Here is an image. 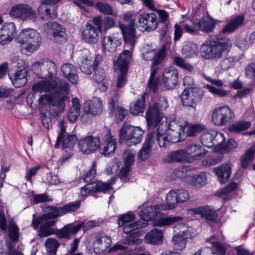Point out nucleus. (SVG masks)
<instances>
[{
	"label": "nucleus",
	"mask_w": 255,
	"mask_h": 255,
	"mask_svg": "<svg viewBox=\"0 0 255 255\" xmlns=\"http://www.w3.org/2000/svg\"><path fill=\"white\" fill-rule=\"evenodd\" d=\"M9 14L11 16L23 20L29 19L33 22L37 17L36 12L30 6L26 4H19L12 7Z\"/></svg>",
	"instance_id": "12"
},
{
	"label": "nucleus",
	"mask_w": 255,
	"mask_h": 255,
	"mask_svg": "<svg viewBox=\"0 0 255 255\" xmlns=\"http://www.w3.org/2000/svg\"><path fill=\"white\" fill-rule=\"evenodd\" d=\"M178 81V72L173 67L166 69L162 74V82L166 89L170 90L175 88Z\"/></svg>",
	"instance_id": "19"
},
{
	"label": "nucleus",
	"mask_w": 255,
	"mask_h": 255,
	"mask_svg": "<svg viewBox=\"0 0 255 255\" xmlns=\"http://www.w3.org/2000/svg\"><path fill=\"white\" fill-rule=\"evenodd\" d=\"M255 156V144L247 150L241 158V165L243 168H247L250 163L253 161Z\"/></svg>",
	"instance_id": "45"
},
{
	"label": "nucleus",
	"mask_w": 255,
	"mask_h": 255,
	"mask_svg": "<svg viewBox=\"0 0 255 255\" xmlns=\"http://www.w3.org/2000/svg\"><path fill=\"white\" fill-rule=\"evenodd\" d=\"M143 134L140 128L125 125L120 130L119 141L121 143L126 142L128 146L135 145L141 141Z\"/></svg>",
	"instance_id": "8"
},
{
	"label": "nucleus",
	"mask_w": 255,
	"mask_h": 255,
	"mask_svg": "<svg viewBox=\"0 0 255 255\" xmlns=\"http://www.w3.org/2000/svg\"><path fill=\"white\" fill-rule=\"evenodd\" d=\"M188 235L187 231H182L175 235L172 240L174 248L176 250L180 251L184 249L186 245Z\"/></svg>",
	"instance_id": "34"
},
{
	"label": "nucleus",
	"mask_w": 255,
	"mask_h": 255,
	"mask_svg": "<svg viewBox=\"0 0 255 255\" xmlns=\"http://www.w3.org/2000/svg\"><path fill=\"white\" fill-rule=\"evenodd\" d=\"M56 222L55 220L47 219L40 223L38 234L39 237L43 238L55 235L59 240H69L71 239V236L77 233L83 226V223H73L67 224L60 229L51 228Z\"/></svg>",
	"instance_id": "5"
},
{
	"label": "nucleus",
	"mask_w": 255,
	"mask_h": 255,
	"mask_svg": "<svg viewBox=\"0 0 255 255\" xmlns=\"http://www.w3.org/2000/svg\"><path fill=\"white\" fill-rule=\"evenodd\" d=\"M135 218L134 214L128 212L126 214L121 215L118 220V224L119 227L125 226L126 224L129 223L133 221Z\"/></svg>",
	"instance_id": "54"
},
{
	"label": "nucleus",
	"mask_w": 255,
	"mask_h": 255,
	"mask_svg": "<svg viewBox=\"0 0 255 255\" xmlns=\"http://www.w3.org/2000/svg\"><path fill=\"white\" fill-rule=\"evenodd\" d=\"M168 30V25L167 24H164L162 29L160 31V40L163 44L162 48H164L165 51L166 47L170 45L171 42L170 37L167 33Z\"/></svg>",
	"instance_id": "51"
},
{
	"label": "nucleus",
	"mask_w": 255,
	"mask_h": 255,
	"mask_svg": "<svg viewBox=\"0 0 255 255\" xmlns=\"http://www.w3.org/2000/svg\"><path fill=\"white\" fill-rule=\"evenodd\" d=\"M81 206V201H76L67 204L63 206L57 207L47 205H43V210L47 213L41 216L36 217L33 215L32 224L34 229H37L39 224L47 219L55 220L57 218L63 216L67 213L78 210Z\"/></svg>",
	"instance_id": "6"
},
{
	"label": "nucleus",
	"mask_w": 255,
	"mask_h": 255,
	"mask_svg": "<svg viewBox=\"0 0 255 255\" xmlns=\"http://www.w3.org/2000/svg\"><path fill=\"white\" fill-rule=\"evenodd\" d=\"M205 126L201 124L190 125L188 122L184 121L180 125V131L185 133L187 136L193 137L205 129Z\"/></svg>",
	"instance_id": "24"
},
{
	"label": "nucleus",
	"mask_w": 255,
	"mask_h": 255,
	"mask_svg": "<svg viewBox=\"0 0 255 255\" xmlns=\"http://www.w3.org/2000/svg\"><path fill=\"white\" fill-rule=\"evenodd\" d=\"M96 161H94L92 162L90 169L86 172L83 178V180L85 182L93 183L92 181L96 174Z\"/></svg>",
	"instance_id": "56"
},
{
	"label": "nucleus",
	"mask_w": 255,
	"mask_h": 255,
	"mask_svg": "<svg viewBox=\"0 0 255 255\" xmlns=\"http://www.w3.org/2000/svg\"><path fill=\"white\" fill-rule=\"evenodd\" d=\"M123 30L124 40V50L117 59H114V64L116 70L121 72L116 83V88H121L125 86L127 82V75L128 68V63L131 59V53L137 42L134 29L127 28L124 25L121 26Z\"/></svg>",
	"instance_id": "3"
},
{
	"label": "nucleus",
	"mask_w": 255,
	"mask_h": 255,
	"mask_svg": "<svg viewBox=\"0 0 255 255\" xmlns=\"http://www.w3.org/2000/svg\"><path fill=\"white\" fill-rule=\"evenodd\" d=\"M145 96L146 93H144L134 103L130 105L129 112L131 114L138 115L143 113L145 108Z\"/></svg>",
	"instance_id": "35"
},
{
	"label": "nucleus",
	"mask_w": 255,
	"mask_h": 255,
	"mask_svg": "<svg viewBox=\"0 0 255 255\" xmlns=\"http://www.w3.org/2000/svg\"><path fill=\"white\" fill-rule=\"evenodd\" d=\"M103 110V105L101 98L94 97L92 100L87 101L84 104V114L81 119L83 121L88 116V114L93 116L100 115Z\"/></svg>",
	"instance_id": "14"
},
{
	"label": "nucleus",
	"mask_w": 255,
	"mask_h": 255,
	"mask_svg": "<svg viewBox=\"0 0 255 255\" xmlns=\"http://www.w3.org/2000/svg\"><path fill=\"white\" fill-rule=\"evenodd\" d=\"M177 193L179 203L185 202L188 200L190 198L189 193L184 189H177Z\"/></svg>",
	"instance_id": "64"
},
{
	"label": "nucleus",
	"mask_w": 255,
	"mask_h": 255,
	"mask_svg": "<svg viewBox=\"0 0 255 255\" xmlns=\"http://www.w3.org/2000/svg\"><path fill=\"white\" fill-rule=\"evenodd\" d=\"M173 63L177 66L184 69L190 72H192L194 70L193 66L190 63L186 62L184 59L176 56L173 60Z\"/></svg>",
	"instance_id": "53"
},
{
	"label": "nucleus",
	"mask_w": 255,
	"mask_h": 255,
	"mask_svg": "<svg viewBox=\"0 0 255 255\" xmlns=\"http://www.w3.org/2000/svg\"><path fill=\"white\" fill-rule=\"evenodd\" d=\"M123 232L126 234H130L133 232H136L138 229L145 227L147 224L145 221L138 220L133 223L124 226Z\"/></svg>",
	"instance_id": "47"
},
{
	"label": "nucleus",
	"mask_w": 255,
	"mask_h": 255,
	"mask_svg": "<svg viewBox=\"0 0 255 255\" xmlns=\"http://www.w3.org/2000/svg\"><path fill=\"white\" fill-rule=\"evenodd\" d=\"M103 186L102 182L100 181L94 182V183H88L81 188V195L82 196H86L90 193L101 192L100 188Z\"/></svg>",
	"instance_id": "37"
},
{
	"label": "nucleus",
	"mask_w": 255,
	"mask_h": 255,
	"mask_svg": "<svg viewBox=\"0 0 255 255\" xmlns=\"http://www.w3.org/2000/svg\"><path fill=\"white\" fill-rule=\"evenodd\" d=\"M234 112L227 106L215 109L212 113V122L216 126H223L234 118Z\"/></svg>",
	"instance_id": "11"
},
{
	"label": "nucleus",
	"mask_w": 255,
	"mask_h": 255,
	"mask_svg": "<svg viewBox=\"0 0 255 255\" xmlns=\"http://www.w3.org/2000/svg\"><path fill=\"white\" fill-rule=\"evenodd\" d=\"M22 63V61H21ZM19 62L17 63V67L19 69L17 70L15 73L11 75H9V78L12 82L13 86L15 88H20L25 86L28 81L27 76L28 72L25 67L22 65L21 68H20L19 65L21 64Z\"/></svg>",
	"instance_id": "20"
},
{
	"label": "nucleus",
	"mask_w": 255,
	"mask_h": 255,
	"mask_svg": "<svg viewBox=\"0 0 255 255\" xmlns=\"http://www.w3.org/2000/svg\"><path fill=\"white\" fill-rule=\"evenodd\" d=\"M8 236L12 242H16L18 240L19 228L13 220L8 222L7 227Z\"/></svg>",
	"instance_id": "49"
},
{
	"label": "nucleus",
	"mask_w": 255,
	"mask_h": 255,
	"mask_svg": "<svg viewBox=\"0 0 255 255\" xmlns=\"http://www.w3.org/2000/svg\"><path fill=\"white\" fill-rule=\"evenodd\" d=\"M161 110L155 105L150 106L146 112L147 124L150 128L156 127L161 121L160 111Z\"/></svg>",
	"instance_id": "23"
},
{
	"label": "nucleus",
	"mask_w": 255,
	"mask_h": 255,
	"mask_svg": "<svg viewBox=\"0 0 255 255\" xmlns=\"http://www.w3.org/2000/svg\"><path fill=\"white\" fill-rule=\"evenodd\" d=\"M148 143V140L147 143H144L138 153V157L142 161L146 160L149 157L151 153V149L149 148Z\"/></svg>",
	"instance_id": "57"
},
{
	"label": "nucleus",
	"mask_w": 255,
	"mask_h": 255,
	"mask_svg": "<svg viewBox=\"0 0 255 255\" xmlns=\"http://www.w3.org/2000/svg\"><path fill=\"white\" fill-rule=\"evenodd\" d=\"M183 218L181 216H169L160 218L154 222V226L164 227L172 225L176 223L182 221Z\"/></svg>",
	"instance_id": "40"
},
{
	"label": "nucleus",
	"mask_w": 255,
	"mask_h": 255,
	"mask_svg": "<svg viewBox=\"0 0 255 255\" xmlns=\"http://www.w3.org/2000/svg\"><path fill=\"white\" fill-rule=\"evenodd\" d=\"M43 69H47L49 74V79L54 78L57 75V68L54 62L47 60L45 61Z\"/></svg>",
	"instance_id": "58"
},
{
	"label": "nucleus",
	"mask_w": 255,
	"mask_h": 255,
	"mask_svg": "<svg viewBox=\"0 0 255 255\" xmlns=\"http://www.w3.org/2000/svg\"><path fill=\"white\" fill-rule=\"evenodd\" d=\"M251 126L250 122L240 121L231 125L228 129L232 132H239L248 129Z\"/></svg>",
	"instance_id": "50"
},
{
	"label": "nucleus",
	"mask_w": 255,
	"mask_h": 255,
	"mask_svg": "<svg viewBox=\"0 0 255 255\" xmlns=\"http://www.w3.org/2000/svg\"><path fill=\"white\" fill-rule=\"evenodd\" d=\"M203 95V91L200 88L190 87L185 88L180 97L183 106L192 108L195 111L196 106L201 102Z\"/></svg>",
	"instance_id": "9"
},
{
	"label": "nucleus",
	"mask_w": 255,
	"mask_h": 255,
	"mask_svg": "<svg viewBox=\"0 0 255 255\" xmlns=\"http://www.w3.org/2000/svg\"><path fill=\"white\" fill-rule=\"evenodd\" d=\"M215 239L217 240V236H213L206 240V242H209L213 244L212 249V253L214 254L219 255H225L227 251L226 247L222 244L217 241H215Z\"/></svg>",
	"instance_id": "42"
},
{
	"label": "nucleus",
	"mask_w": 255,
	"mask_h": 255,
	"mask_svg": "<svg viewBox=\"0 0 255 255\" xmlns=\"http://www.w3.org/2000/svg\"><path fill=\"white\" fill-rule=\"evenodd\" d=\"M124 157V165L131 168L135 161V153L130 150H125Z\"/></svg>",
	"instance_id": "60"
},
{
	"label": "nucleus",
	"mask_w": 255,
	"mask_h": 255,
	"mask_svg": "<svg viewBox=\"0 0 255 255\" xmlns=\"http://www.w3.org/2000/svg\"><path fill=\"white\" fill-rule=\"evenodd\" d=\"M138 27L141 31H151L156 29L158 25L157 16L153 12L144 13L138 18Z\"/></svg>",
	"instance_id": "15"
},
{
	"label": "nucleus",
	"mask_w": 255,
	"mask_h": 255,
	"mask_svg": "<svg viewBox=\"0 0 255 255\" xmlns=\"http://www.w3.org/2000/svg\"><path fill=\"white\" fill-rule=\"evenodd\" d=\"M60 245L58 241L52 238H48L45 243V246L49 255H56Z\"/></svg>",
	"instance_id": "48"
},
{
	"label": "nucleus",
	"mask_w": 255,
	"mask_h": 255,
	"mask_svg": "<svg viewBox=\"0 0 255 255\" xmlns=\"http://www.w3.org/2000/svg\"><path fill=\"white\" fill-rule=\"evenodd\" d=\"M34 92H49L39 99L41 106L48 105L56 107L60 112H63L65 107V101L68 100L67 95L69 92V84L60 79H56L52 81H41L32 87Z\"/></svg>",
	"instance_id": "2"
},
{
	"label": "nucleus",
	"mask_w": 255,
	"mask_h": 255,
	"mask_svg": "<svg viewBox=\"0 0 255 255\" xmlns=\"http://www.w3.org/2000/svg\"><path fill=\"white\" fill-rule=\"evenodd\" d=\"M139 215L140 217L139 220L145 221L147 225L148 221L154 219L157 215L156 207L155 206L146 207L139 211Z\"/></svg>",
	"instance_id": "39"
},
{
	"label": "nucleus",
	"mask_w": 255,
	"mask_h": 255,
	"mask_svg": "<svg viewBox=\"0 0 255 255\" xmlns=\"http://www.w3.org/2000/svg\"><path fill=\"white\" fill-rule=\"evenodd\" d=\"M190 183L194 186L201 187L207 183V177L205 172H202L198 175L188 176Z\"/></svg>",
	"instance_id": "43"
},
{
	"label": "nucleus",
	"mask_w": 255,
	"mask_h": 255,
	"mask_svg": "<svg viewBox=\"0 0 255 255\" xmlns=\"http://www.w3.org/2000/svg\"><path fill=\"white\" fill-rule=\"evenodd\" d=\"M16 33V28L13 22L5 23L0 29V44L4 45L10 42Z\"/></svg>",
	"instance_id": "21"
},
{
	"label": "nucleus",
	"mask_w": 255,
	"mask_h": 255,
	"mask_svg": "<svg viewBox=\"0 0 255 255\" xmlns=\"http://www.w3.org/2000/svg\"><path fill=\"white\" fill-rule=\"evenodd\" d=\"M78 63L81 71L88 75L91 74L99 64L96 59H93L88 51L81 54L78 58Z\"/></svg>",
	"instance_id": "16"
},
{
	"label": "nucleus",
	"mask_w": 255,
	"mask_h": 255,
	"mask_svg": "<svg viewBox=\"0 0 255 255\" xmlns=\"http://www.w3.org/2000/svg\"><path fill=\"white\" fill-rule=\"evenodd\" d=\"M121 42L115 37L105 36L102 41L103 47L105 50L110 52L116 51Z\"/></svg>",
	"instance_id": "41"
},
{
	"label": "nucleus",
	"mask_w": 255,
	"mask_h": 255,
	"mask_svg": "<svg viewBox=\"0 0 255 255\" xmlns=\"http://www.w3.org/2000/svg\"><path fill=\"white\" fill-rule=\"evenodd\" d=\"M119 90L116 89L115 93L108 102L109 116L111 118L115 117L117 123L123 122L128 113V110L119 105Z\"/></svg>",
	"instance_id": "10"
},
{
	"label": "nucleus",
	"mask_w": 255,
	"mask_h": 255,
	"mask_svg": "<svg viewBox=\"0 0 255 255\" xmlns=\"http://www.w3.org/2000/svg\"><path fill=\"white\" fill-rule=\"evenodd\" d=\"M95 243L98 245L103 244V243L106 244L105 247L107 248L110 246L112 243L111 238L106 235L102 236H97L95 241Z\"/></svg>",
	"instance_id": "63"
},
{
	"label": "nucleus",
	"mask_w": 255,
	"mask_h": 255,
	"mask_svg": "<svg viewBox=\"0 0 255 255\" xmlns=\"http://www.w3.org/2000/svg\"><path fill=\"white\" fill-rule=\"evenodd\" d=\"M183 53L188 58L194 57L197 56L198 48L195 44L189 43L186 44L182 49Z\"/></svg>",
	"instance_id": "52"
},
{
	"label": "nucleus",
	"mask_w": 255,
	"mask_h": 255,
	"mask_svg": "<svg viewBox=\"0 0 255 255\" xmlns=\"http://www.w3.org/2000/svg\"><path fill=\"white\" fill-rule=\"evenodd\" d=\"M174 124H175V122H172L170 124L169 128L166 132V134L168 136V140H169V144L171 143L180 142L183 140L181 137L182 132L180 131V125L178 126V129L175 130L172 128Z\"/></svg>",
	"instance_id": "36"
},
{
	"label": "nucleus",
	"mask_w": 255,
	"mask_h": 255,
	"mask_svg": "<svg viewBox=\"0 0 255 255\" xmlns=\"http://www.w3.org/2000/svg\"><path fill=\"white\" fill-rule=\"evenodd\" d=\"M203 211L202 217H205L207 220L215 221L217 219V214L215 211L211 209L208 206L203 207Z\"/></svg>",
	"instance_id": "59"
},
{
	"label": "nucleus",
	"mask_w": 255,
	"mask_h": 255,
	"mask_svg": "<svg viewBox=\"0 0 255 255\" xmlns=\"http://www.w3.org/2000/svg\"><path fill=\"white\" fill-rule=\"evenodd\" d=\"M50 31L49 32L51 38L56 43L62 44L67 41L65 28L57 22L49 24Z\"/></svg>",
	"instance_id": "18"
},
{
	"label": "nucleus",
	"mask_w": 255,
	"mask_h": 255,
	"mask_svg": "<svg viewBox=\"0 0 255 255\" xmlns=\"http://www.w3.org/2000/svg\"><path fill=\"white\" fill-rule=\"evenodd\" d=\"M77 141V137L74 134H66L63 136L58 135L55 145L56 148H58L60 143L62 148L65 149L72 148Z\"/></svg>",
	"instance_id": "31"
},
{
	"label": "nucleus",
	"mask_w": 255,
	"mask_h": 255,
	"mask_svg": "<svg viewBox=\"0 0 255 255\" xmlns=\"http://www.w3.org/2000/svg\"><path fill=\"white\" fill-rule=\"evenodd\" d=\"M207 88L210 92L218 97H226L228 94L227 91L220 88L215 87L212 85H207Z\"/></svg>",
	"instance_id": "62"
},
{
	"label": "nucleus",
	"mask_w": 255,
	"mask_h": 255,
	"mask_svg": "<svg viewBox=\"0 0 255 255\" xmlns=\"http://www.w3.org/2000/svg\"><path fill=\"white\" fill-rule=\"evenodd\" d=\"M92 22V23H87L81 31L82 39L91 44L98 42L99 33L103 30L106 32L115 25V20L109 16L102 17L101 16H96L93 17Z\"/></svg>",
	"instance_id": "4"
},
{
	"label": "nucleus",
	"mask_w": 255,
	"mask_h": 255,
	"mask_svg": "<svg viewBox=\"0 0 255 255\" xmlns=\"http://www.w3.org/2000/svg\"><path fill=\"white\" fill-rule=\"evenodd\" d=\"M163 236V232L161 230L154 228L146 234L144 240L149 244L158 245L162 243Z\"/></svg>",
	"instance_id": "29"
},
{
	"label": "nucleus",
	"mask_w": 255,
	"mask_h": 255,
	"mask_svg": "<svg viewBox=\"0 0 255 255\" xmlns=\"http://www.w3.org/2000/svg\"><path fill=\"white\" fill-rule=\"evenodd\" d=\"M104 142L100 144L99 149L101 154L106 157H112L115 154L117 147L116 139L111 135L110 130H109L104 137Z\"/></svg>",
	"instance_id": "17"
},
{
	"label": "nucleus",
	"mask_w": 255,
	"mask_h": 255,
	"mask_svg": "<svg viewBox=\"0 0 255 255\" xmlns=\"http://www.w3.org/2000/svg\"><path fill=\"white\" fill-rule=\"evenodd\" d=\"M61 0H41V4L38 7V12L39 14H45L51 18H55L57 17V12L53 8L52 9L49 8L46 5H55Z\"/></svg>",
	"instance_id": "26"
},
{
	"label": "nucleus",
	"mask_w": 255,
	"mask_h": 255,
	"mask_svg": "<svg viewBox=\"0 0 255 255\" xmlns=\"http://www.w3.org/2000/svg\"><path fill=\"white\" fill-rule=\"evenodd\" d=\"M96 7L100 12L105 14L110 15L113 14V8L108 3L98 2L96 4Z\"/></svg>",
	"instance_id": "61"
},
{
	"label": "nucleus",
	"mask_w": 255,
	"mask_h": 255,
	"mask_svg": "<svg viewBox=\"0 0 255 255\" xmlns=\"http://www.w3.org/2000/svg\"><path fill=\"white\" fill-rule=\"evenodd\" d=\"M214 138H222L223 133L215 130L206 132L202 135L201 140L203 145L207 147H211L214 146Z\"/></svg>",
	"instance_id": "33"
},
{
	"label": "nucleus",
	"mask_w": 255,
	"mask_h": 255,
	"mask_svg": "<svg viewBox=\"0 0 255 255\" xmlns=\"http://www.w3.org/2000/svg\"><path fill=\"white\" fill-rule=\"evenodd\" d=\"M215 26V21L209 17H202L195 23V26L197 27L199 32L201 31L207 33L213 32Z\"/></svg>",
	"instance_id": "30"
},
{
	"label": "nucleus",
	"mask_w": 255,
	"mask_h": 255,
	"mask_svg": "<svg viewBox=\"0 0 255 255\" xmlns=\"http://www.w3.org/2000/svg\"><path fill=\"white\" fill-rule=\"evenodd\" d=\"M155 140L160 147L166 148L169 144L168 136L165 130L160 129L158 127L155 132Z\"/></svg>",
	"instance_id": "44"
},
{
	"label": "nucleus",
	"mask_w": 255,
	"mask_h": 255,
	"mask_svg": "<svg viewBox=\"0 0 255 255\" xmlns=\"http://www.w3.org/2000/svg\"><path fill=\"white\" fill-rule=\"evenodd\" d=\"M101 140L99 136L88 135L81 138L78 141L79 150L85 154H91L99 148Z\"/></svg>",
	"instance_id": "13"
},
{
	"label": "nucleus",
	"mask_w": 255,
	"mask_h": 255,
	"mask_svg": "<svg viewBox=\"0 0 255 255\" xmlns=\"http://www.w3.org/2000/svg\"><path fill=\"white\" fill-rule=\"evenodd\" d=\"M244 22L245 16L243 14L232 16L218 35L210 36L202 44L200 50L202 57L205 59L218 60L228 54L232 47V42L222 34H232L242 27Z\"/></svg>",
	"instance_id": "1"
},
{
	"label": "nucleus",
	"mask_w": 255,
	"mask_h": 255,
	"mask_svg": "<svg viewBox=\"0 0 255 255\" xmlns=\"http://www.w3.org/2000/svg\"><path fill=\"white\" fill-rule=\"evenodd\" d=\"M15 40L20 44V51L25 55L33 53L39 48L41 43L39 33L30 28L23 29L16 37Z\"/></svg>",
	"instance_id": "7"
},
{
	"label": "nucleus",
	"mask_w": 255,
	"mask_h": 255,
	"mask_svg": "<svg viewBox=\"0 0 255 255\" xmlns=\"http://www.w3.org/2000/svg\"><path fill=\"white\" fill-rule=\"evenodd\" d=\"M72 107L70 108L67 117L69 122L74 123L80 115L81 106L79 104V100L77 98L72 99Z\"/></svg>",
	"instance_id": "38"
},
{
	"label": "nucleus",
	"mask_w": 255,
	"mask_h": 255,
	"mask_svg": "<svg viewBox=\"0 0 255 255\" xmlns=\"http://www.w3.org/2000/svg\"><path fill=\"white\" fill-rule=\"evenodd\" d=\"M166 54L164 48L161 49L156 53L155 52H149L148 53H142L143 58L146 61L152 60L151 64V70L154 69L157 70V65H159L164 59Z\"/></svg>",
	"instance_id": "25"
},
{
	"label": "nucleus",
	"mask_w": 255,
	"mask_h": 255,
	"mask_svg": "<svg viewBox=\"0 0 255 255\" xmlns=\"http://www.w3.org/2000/svg\"><path fill=\"white\" fill-rule=\"evenodd\" d=\"M132 15H133L132 13H131L130 12L126 13L124 14V19L126 20H127V21H129V22H128V24L120 23L119 25V27L122 31V34H123V30L121 29V26H122V25H124L127 28H129L130 29H134V33L135 34V36L137 37V40L138 37L136 35V30H135V20L134 19H131L132 17ZM123 37H124V35H123Z\"/></svg>",
	"instance_id": "55"
},
{
	"label": "nucleus",
	"mask_w": 255,
	"mask_h": 255,
	"mask_svg": "<svg viewBox=\"0 0 255 255\" xmlns=\"http://www.w3.org/2000/svg\"><path fill=\"white\" fill-rule=\"evenodd\" d=\"M163 160L168 163H185L188 162V157L185 150L179 149L169 152Z\"/></svg>",
	"instance_id": "22"
},
{
	"label": "nucleus",
	"mask_w": 255,
	"mask_h": 255,
	"mask_svg": "<svg viewBox=\"0 0 255 255\" xmlns=\"http://www.w3.org/2000/svg\"><path fill=\"white\" fill-rule=\"evenodd\" d=\"M143 234V232L142 231H136L132 233L126 238L124 244L129 246L139 245L142 240L138 238Z\"/></svg>",
	"instance_id": "46"
},
{
	"label": "nucleus",
	"mask_w": 255,
	"mask_h": 255,
	"mask_svg": "<svg viewBox=\"0 0 255 255\" xmlns=\"http://www.w3.org/2000/svg\"><path fill=\"white\" fill-rule=\"evenodd\" d=\"M177 190H171L166 195V204L157 205L158 209L162 210L173 209L175 208L176 204L179 203Z\"/></svg>",
	"instance_id": "32"
},
{
	"label": "nucleus",
	"mask_w": 255,
	"mask_h": 255,
	"mask_svg": "<svg viewBox=\"0 0 255 255\" xmlns=\"http://www.w3.org/2000/svg\"><path fill=\"white\" fill-rule=\"evenodd\" d=\"M232 167L231 164L224 163L213 169L221 183H225L228 181L232 174Z\"/></svg>",
	"instance_id": "27"
},
{
	"label": "nucleus",
	"mask_w": 255,
	"mask_h": 255,
	"mask_svg": "<svg viewBox=\"0 0 255 255\" xmlns=\"http://www.w3.org/2000/svg\"><path fill=\"white\" fill-rule=\"evenodd\" d=\"M61 71L63 76L74 84H77L79 76L77 70L75 66L70 63L64 64L61 67Z\"/></svg>",
	"instance_id": "28"
}]
</instances>
